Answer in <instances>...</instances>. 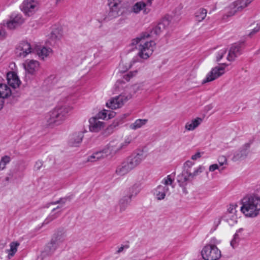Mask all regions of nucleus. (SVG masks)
Wrapping results in <instances>:
<instances>
[{
    "label": "nucleus",
    "instance_id": "a211bd4d",
    "mask_svg": "<svg viewBox=\"0 0 260 260\" xmlns=\"http://www.w3.org/2000/svg\"><path fill=\"white\" fill-rule=\"evenodd\" d=\"M64 240V235L63 233L55 234L52 238L51 242L48 244V247L50 248L51 251H53Z\"/></svg>",
    "mask_w": 260,
    "mask_h": 260
},
{
    "label": "nucleus",
    "instance_id": "bb28decb",
    "mask_svg": "<svg viewBox=\"0 0 260 260\" xmlns=\"http://www.w3.org/2000/svg\"><path fill=\"white\" fill-rule=\"evenodd\" d=\"M132 171L125 161L122 162L117 166L115 170V173L118 176H124Z\"/></svg>",
    "mask_w": 260,
    "mask_h": 260
},
{
    "label": "nucleus",
    "instance_id": "4c0bfd02",
    "mask_svg": "<svg viewBox=\"0 0 260 260\" xmlns=\"http://www.w3.org/2000/svg\"><path fill=\"white\" fill-rule=\"evenodd\" d=\"M136 73H137V72H128V73L125 74L124 75H123L122 79L121 80H119L117 81V82L116 83V85L118 86L119 85L121 82H124L125 81L127 82V81H129L131 78H132L133 76L136 75Z\"/></svg>",
    "mask_w": 260,
    "mask_h": 260
},
{
    "label": "nucleus",
    "instance_id": "49530a36",
    "mask_svg": "<svg viewBox=\"0 0 260 260\" xmlns=\"http://www.w3.org/2000/svg\"><path fill=\"white\" fill-rule=\"evenodd\" d=\"M260 30V23H257L256 26L254 27L250 32L249 35L251 36L254 34L258 32Z\"/></svg>",
    "mask_w": 260,
    "mask_h": 260
},
{
    "label": "nucleus",
    "instance_id": "c03bdc74",
    "mask_svg": "<svg viewBox=\"0 0 260 260\" xmlns=\"http://www.w3.org/2000/svg\"><path fill=\"white\" fill-rule=\"evenodd\" d=\"M218 162L219 163V166L221 167L224 165H226L228 163V160L225 156L221 155L218 157Z\"/></svg>",
    "mask_w": 260,
    "mask_h": 260
},
{
    "label": "nucleus",
    "instance_id": "6ab92c4d",
    "mask_svg": "<svg viewBox=\"0 0 260 260\" xmlns=\"http://www.w3.org/2000/svg\"><path fill=\"white\" fill-rule=\"evenodd\" d=\"M241 54V49L239 45L237 44L232 45L226 55V59L230 61L235 60L236 58Z\"/></svg>",
    "mask_w": 260,
    "mask_h": 260
},
{
    "label": "nucleus",
    "instance_id": "37998d69",
    "mask_svg": "<svg viewBox=\"0 0 260 260\" xmlns=\"http://www.w3.org/2000/svg\"><path fill=\"white\" fill-rule=\"evenodd\" d=\"M94 153L98 160L109 156L105 147L102 150L95 152Z\"/></svg>",
    "mask_w": 260,
    "mask_h": 260
},
{
    "label": "nucleus",
    "instance_id": "a19ab883",
    "mask_svg": "<svg viewBox=\"0 0 260 260\" xmlns=\"http://www.w3.org/2000/svg\"><path fill=\"white\" fill-rule=\"evenodd\" d=\"M242 229H239L234 235L233 239L231 241V245L233 248H234L238 245L240 239L239 233L242 232Z\"/></svg>",
    "mask_w": 260,
    "mask_h": 260
},
{
    "label": "nucleus",
    "instance_id": "2eb2a0df",
    "mask_svg": "<svg viewBox=\"0 0 260 260\" xmlns=\"http://www.w3.org/2000/svg\"><path fill=\"white\" fill-rule=\"evenodd\" d=\"M32 48L29 43L27 41L21 42L16 48V53L20 57H26L32 53Z\"/></svg>",
    "mask_w": 260,
    "mask_h": 260
},
{
    "label": "nucleus",
    "instance_id": "603ef678",
    "mask_svg": "<svg viewBox=\"0 0 260 260\" xmlns=\"http://www.w3.org/2000/svg\"><path fill=\"white\" fill-rule=\"evenodd\" d=\"M5 31L2 27H0V39H3L5 37Z\"/></svg>",
    "mask_w": 260,
    "mask_h": 260
},
{
    "label": "nucleus",
    "instance_id": "58836bf2",
    "mask_svg": "<svg viewBox=\"0 0 260 260\" xmlns=\"http://www.w3.org/2000/svg\"><path fill=\"white\" fill-rule=\"evenodd\" d=\"M131 197H124L121 199L119 201V204L120 207V210L121 211H124L127 206L130 203Z\"/></svg>",
    "mask_w": 260,
    "mask_h": 260
},
{
    "label": "nucleus",
    "instance_id": "de8ad7c7",
    "mask_svg": "<svg viewBox=\"0 0 260 260\" xmlns=\"http://www.w3.org/2000/svg\"><path fill=\"white\" fill-rule=\"evenodd\" d=\"M203 154H204V152H198L194 155H192L191 159L193 160H197L198 159L201 157V156L203 155Z\"/></svg>",
    "mask_w": 260,
    "mask_h": 260
},
{
    "label": "nucleus",
    "instance_id": "39448f33",
    "mask_svg": "<svg viewBox=\"0 0 260 260\" xmlns=\"http://www.w3.org/2000/svg\"><path fill=\"white\" fill-rule=\"evenodd\" d=\"M129 90L130 88H127L119 95L109 99L106 103V106L112 109L121 107L125 102L132 98L133 94L129 93Z\"/></svg>",
    "mask_w": 260,
    "mask_h": 260
},
{
    "label": "nucleus",
    "instance_id": "473e14b6",
    "mask_svg": "<svg viewBox=\"0 0 260 260\" xmlns=\"http://www.w3.org/2000/svg\"><path fill=\"white\" fill-rule=\"evenodd\" d=\"M19 246V243L17 242H13L10 244V249L6 250V252L8 253V258L9 259H10L15 255Z\"/></svg>",
    "mask_w": 260,
    "mask_h": 260
},
{
    "label": "nucleus",
    "instance_id": "5fc2aeb1",
    "mask_svg": "<svg viewBox=\"0 0 260 260\" xmlns=\"http://www.w3.org/2000/svg\"><path fill=\"white\" fill-rule=\"evenodd\" d=\"M154 0H146L145 2V4L146 7H150L152 5V2Z\"/></svg>",
    "mask_w": 260,
    "mask_h": 260
},
{
    "label": "nucleus",
    "instance_id": "412c9836",
    "mask_svg": "<svg viewBox=\"0 0 260 260\" xmlns=\"http://www.w3.org/2000/svg\"><path fill=\"white\" fill-rule=\"evenodd\" d=\"M24 22V19L20 15H13L7 23V26L9 29H14L20 25Z\"/></svg>",
    "mask_w": 260,
    "mask_h": 260
},
{
    "label": "nucleus",
    "instance_id": "c756f323",
    "mask_svg": "<svg viewBox=\"0 0 260 260\" xmlns=\"http://www.w3.org/2000/svg\"><path fill=\"white\" fill-rule=\"evenodd\" d=\"M60 208V207L57 206L52 210L51 212L45 220L46 224L55 219L59 216L60 213L61 212Z\"/></svg>",
    "mask_w": 260,
    "mask_h": 260
},
{
    "label": "nucleus",
    "instance_id": "20e7f679",
    "mask_svg": "<svg viewBox=\"0 0 260 260\" xmlns=\"http://www.w3.org/2000/svg\"><path fill=\"white\" fill-rule=\"evenodd\" d=\"M174 179L170 175L165 177L161 182V184L158 185L153 190L155 198L158 200H162L169 194L170 188H173V184Z\"/></svg>",
    "mask_w": 260,
    "mask_h": 260
},
{
    "label": "nucleus",
    "instance_id": "7ed1b4c3",
    "mask_svg": "<svg viewBox=\"0 0 260 260\" xmlns=\"http://www.w3.org/2000/svg\"><path fill=\"white\" fill-rule=\"evenodd\" d=\"M240 211L247 218L257 217L260 213V197L253 194L244 198Z\"/></svg>",
    "mask_w": 260,
    "mask_h": 260
},
{
    "label": "nucleus",
    "instance_id": "f03ea898",
    "mask_svg": "<svg viewBox=\"0 0 260 260\" xmlns=\"http://www.w3.org/2000/svg\"><path fill=\"white\" fill-rule=\"evenodd\" d=\"M73 109V107L69 105L56 106L47 114L45 117L46 126L53 128L60 125Z\"/></svg>",
    "mask_w": 260,
    "mask_h": 260
},
{
    "label": "nucleus",
    "instance_id": "c85d7f7f",
    "mask_svg": "<svg viewBox=\"0 0 260 260\" xmlns=\"http://www.w3.org/2000/svg\"><path fill=\"white\" fill-rule=\"evenodd\" d=\"M228 54V49L225 47L217 48L214 52L215 60L217 62L220 61L223 56Z\"/></svg>",
    "mask_w": 260,
    "mask_h": 260
},
{
    "label": "nucleus",
    "instance_id": "79ce46f5",
    "mask_svg": "<svg viewBox=\"0 0 260 260\" xmlns=\"http://www.w3.org/2000/svg\"><path fill=\"white\" fill-rule=\"evenodd\" d=\"M205 170V167L202 165L194 169L192 173L191 172V177L193 179L195 177L200 175Z\"/></svg>",
    "mask_w": 260,
    "mask_h": 260
},
{
    "label": "nucleus",
    "instance_id": "aec40b11",
    "mask_svg": "<svg viewBox=\"0 0 260 260\" xmlns=\"http://www.w3.org/2000/svg\"><path fill=\"white\" fill-rule=\"evenodd\" d=\"M249 148L250 145L248 143L243 145L235 153L233 158V160L238 161L246 158L248 154Z\"/></svg>",
    "mask_w": 260,
    "mask_h": 260
},
{
    "label": "nucleus",
    "instance_id": "f3484780",
    "mask_svg": "<svg viewBox=\"0 0 260 260\" xmlns=\"http://www.w3.org/2000/svg\"><path fill=\"white\" fill-rule=\"evenodd\" d=\"M7 82L13 88L20 86L21 82L16 73L14 71L9 72L7 74Z\"/></svg>",
    "mask_w": 260,
    "mask_h": 260
},
{
    "label": "nucleus",
    "instance_id": "4468645a",
    "mask_svg": "<svg viewBox=\"0 0 260 260\" xmlns=\"http://www.w3.org/2000/svg\"><path fill=\"white\" fill-rule=\"evenodd\" d=\"M27 74L35 75L40 68V62L34 59H27L22 64Z\"/></svg>",
    "mask_w": 260,
    "mask_h": 260
},
{
    "label": "nucleus",
    "instance_id": "5701e85b",
    "mask_svg": "<svg viewBox=\"0 0 260 260\" xmlns=\"http://www.w3.org/2000/svg\"><path fill=\"white\" fill-rule=\"evenodd\" d=\"M83 137L82 131L75 132L70 137L69 143L72 146H77L82 142Z\"/></svg>",
    "mask_w": 260,
    "mask_h": 260
},
{
    "label": "nucleus",
    "instance_id": "e433bc0d",
    "mask_svg": "<svg viewBox=\"0 0 260 260\" xmlns=\"http://www.w3.org/2000/svg\"><path fill=\"white\" fill-rule=\"evenodd\" d=\"M62 37V31L58 28L53 29L50 35L51 39L54 41L60 40Z\"/></svg>",
    "mask_w": 260,
    "mask_h": 260
},
{
    "label": "nucleus",
    "instance_id": "4d7b16f0",
    "mask_svg": "<svg viewBox=\"0 0 260 260\" xmlns=\"http://www.w3.org/2000/svg\"><path fill=\"white\" fill-rule=\"evenodd\" d=\"M4 101L0 98V110L3 108Z\"/></svg>",
    "mask_w": 260,
    "mask_h": 260
},
{
    "label": "nucleus",
    "instance_id": "393cba45",
    "mask_svg": "<svg viewBox=\"0 0 260 260\" xmlns=\"http://www.w3.org/2000/svg\"><path fill=\"white\" fill-rule=\"evenodd\" d=\"M141 11H143V13L145 14H148L150 11V9L146 6L145 2L142 1L136 3L132 7V11L136 14L139 13Z\"/></svg>",
    "mask_w": 260,
    "mask_h": 260
},
{
    "label": "nucleus",
    "instance_id": "dca6fc26",
    "mask_svg": "<svg viewBox=\"0 0 260 260\" xmlns=\"http://www.w3.org/2000/svg\"><path fill=\"white\" fill-rule=\"evenodd\" d=\"M105 148L109 155L113 156L118 153L121 150L124 149L123 145L120 140H113L111 141L106 147Z\"/></svg>",
    "mask_w": 260,
    "mask_h": 260
},
{
    "label": "nucleus",
    "instance_id": "6e6d98bb",
    "mask_svg": "<svg viewBox=\"0 0 260 260\" xmlns=\"http://www.w3.org/2000/svg\"><path fill=\"white\" fill-rule=\"evenodd\" d=\"M124 248V247L123 246H121L118 248V249L117 250V253H120L121 252Z\"/></svg>",
    "mask_w": 260,
    "mask_h": 260
},
{
    "label": "nucleus",
    "instance_id": "a18cd8bd",
    "mask_svg": "<svg viewBox=\"0 0 260 260\" xmlns=\"http://www.w3.org/2000/svg\"><path fill=\"white\" fill-rule=\"evenodd\" d=\"M98 160V159L96 156H95V153L94 152L91 155L88 156L87 157L86 162H95Z\"/></svg>",
    "mask_w": 260,
    "mask_h": 260
},
{
    "label": "nucleus",
    "instance_id": "2f4dec72",
    "mask_svg": "<svg viewBox=\"0 0 260 260\" xmlns=\"http://www.w3.org/2000/svg\"><path fill=\"white\" fill-rule=\"evenodd\" d=\"M203 120L201 118H197L192 119L186 123L185 128L186 130H193L196 128L202 122Z\"/></svg>",
    "mask_w": 260,
    "mask_h": 260
},
{
    "label": "nucleus",
    "instance_id": "bf43d9fd",
    "mask_svg": "<svg viewBox=\"0 0 260 260\" xmlns=\"http://www.w3.org/2000/svg\"><path fill=\"white\" fill-rule=\"evenodd\" d=\"M11 66H13L14 67H16V65H15V63H11Z\"/></svg>",
    "mask_w": 260,
    "mask_h": 260
},
{
    "label": "nucleus",
    "instance_id": "0eeeda50",
    "mask_svg": "<svg viewBox=\"0 0 260 260\" xmlns=\"http://www.w3.org/2000/svg\"><path fill=\"white\" fill-rule=\"evenodd\" d=\"M254 0H236L232 3L227 9V16L235 15L237 12H241L249 7Z\"/></svg>",
    "mask_w": 260,
    "mask_h": 260
},
{
    "label": "nucleus",
    "instance_id": "f257e3e1",
    "mask_svg": "<svg viewBox=\"0 0 260 260\" xmlns=\"http://www.w3.org/2000/svg\"><path fill=\"white\" fill-rule=\"evenodd\" d=\"M151 38L149 32H146L132 40V44L136 45L138 55L143 59L148 58L155 49L156 44Z\"/></svg>",
    "mask_w": 260,
    "mask_h": 260
},
{
    "label": "nucleus",
    "instance_id": "3c124183",
    "mask_svg": "<svg viewBox=\"0 0 260 260\" xmlns=\"http://www.w3.org/2000/svg\"><path fill=\"white\" fill-rule=\"evenodd\" d=\"M193 165L194 163L193 162L190 160H187L184 164V167L190 168L193 166Z\"/></svg>",
    "mask_w": 260,
    "mask_h": 260
},
{
    "label": "nucleus",
    "instance_id": "6e6552de",
    "mask_svg": "<svg viewBox=\"0 0 260 260\" xmlns=\"http://www.w3.org/2000/svg\"><path fill=\"white\" fill-rule=\"evenodd\" d=\"M201 254L204 260H217L221 256L220 250L213 244L205 246L202 250Z\"/></svg>",
    "mask_w": 260,
    "mask_h": 260
},
{
    "label": "nucleus",
    "instance_id": "864d4df0",
    "mask_svg": "<svg viewBox=\"0 0 260 260\" xmlns=\"http://www.w3.org/2000/svg\"><path fill=\"white\" fill-rule=\"evenodd\" d=\"M220 222H221V218L219 217L216 218L214 219V224H215L216 226H217L220 223Z\"/></svg>",
    "mask_w": 260,
    "mask_h": 260
},
{
    "label": "nucleus",
    "instance_id": "052dcab7",
    "mask_svg": "<svg viewBox=\"0 0 260 260\" xmlns=\"http://www.w3.org/2000/svg\"><path fill=\"white\" fill-rule=\"evenodd\" d=\"M137 90H138V89H139V87H140V86H139H139H137Z\"/></svg>",
    "mask_w": 260,
    "mask_h": 260
},
{
    "label": "nucleus",
    "instance_id": "09e8293b",
    "mask_svg": "<svg viewBox=\"0 0 260 260\" xmlns=\"http://www.w3.org/2000/svg\"><path fill=\"white\" fill-rule=\"evenodd\" d=\"M219 169V166L217 164H212L209 167V171L210 172H214V171Z\"/></svg>",
    "mask_w": 260,
    "mask_h": 260
},
{
    "label": "nucleus",
    "instance_id": "ddd939ff",
    "mask_svg": "<svg viewBox=\"0 0 260 260\" xmlns=\"http://www.w3.org/2000/svg\"><path fill=\"white\" fill-rule=\"evenodd\" d=\"M170 25V20L168 17H165L151 29L149 32L151 35V37L154 36L159 35L163 31L167 29Z\"/></svg>",
    "mask_w": 260,
    "mask_h": 260
},
{
    "label": "nucleus",
    "instance_id": "7c9ffc66",
    "mask_svg": "<svg viewBox=\"0 0 260 260\" xmlns=\"http://www.w3.org/2000/svg\"><path fill=\"white\" fill-rule=\"evenodd\" d=\"M115 113L107 110H103L99 112L97 115V118L102 119H109L115 116Z\"/></svg>",
    "mask_w": 260,
    "mask_h": 260
},
{
    "label": "nucleus",
    "instance_id": "8fccbe9b",
    "mask_svg": "<svg viewBox=\"0 0 260 260\" xmlns=\"http://www.w3.org/2000/svg\"><path fill=\"white\" fill-rule=\"evenodd\" d=\"M42 166L43 162L42 161L38 160L36 161L34 166V168L36 170H39L42 168Z\"/></svg>",
    "mask_w": 260,
    "mask_h": 260
},
{
    "label": "nucleus",
    "instance_id": "72a5a7b5",
    "mask_svg": "<svg viewBox=\"0 0 260 260\" xmlns=\"http://www.w3.org/2000/svg\"><path fill=\"white\" fill-rule=\"evenodd\" d=\"M207 11L204 8H200L195 13L196 20L199 22L203 21L207 16Z\"/></svg>",
    "mask_w": 260,
    "mask_h": 260
},
{
    "label": "nucleus",
    "instance_id": "a878e982",
    "mask_svg": "<svg viewBox=\"0 0 260 260\" xmlns=\"http://www.w3.org/2000/svg\"><path fill=\"white\" fill-rule=\"evenodd\" d=\"M138 136V134L135 132H131L125 135L122 139L120 140L124 149L126 148L133 141L136 139Z\"/></svg>",
    "mask_w": 260,
    "mask_h": 260
},
{
    "label": "nucleus",
    "instance_id": "f8f14e48",
    "mask_svg": "<svg viewBox=\"0 0 260 260\" xmlns=\"http://www.w3.org/2000/svg\"><path fill=\"white\" fill-rule=\"evenodd\" d=\"M39 9V3L35 0H25L21 5V10L28 16L32 15Z\"/></svg>",
    "mask_w": 260,
    "mask_h": 260
},
{
    "label": "nucleus",
    "instance_id": "cd10ccee",
    "mask_svg": "<svg viewBox=\"0 0 260 260\" xmlns=\"http://www.w3.org/2000/svg\"><path fill=\"white\" fill-rule=\"evenodd\" d=\"M12 94L11 89L5 84H0V98L4 101Z\"/></svg>",
    "mask_w": 260,
    "mask_h": 260
},
{
    "label": "nucleus",
    "instance_id": "b1692460",
    "mask_svg": "<svg viewBox=\"0 0 260 260\" xmlns=\"http://www.w3.org/2000/svg\"><path fill=\"white\" fill-rule=\"evenodd\" d=\"M89 127L90 130H99L105 128V123L101 121L95 117H91L89 120Z\"/></svg>",
    "mask_w": 260,
    "mask_h": 260
},
{
    "label": "nucleus",
    "instance_id": "9b49d317",
    "mask_svg": "<svg viewBox=\"0 0 260 260\" xmlns=\"http://www.w3.org/2000/svg\"><path fill=\"white\" fill-rule=\"evenodd\" d=\"M225 73V68L222 66H216L211 69L202 80V83L204 84L207 82L213 81Z\"/></svg>",
    "mask_w": 260,
    "mask_h": 260
},
{
    "label": "nucleus",
    "instance_id": "1a4fd4ad",
    "mask_svg": "<svg viewBox=\"0 0 260 260\" xmlns=\"http://www.w3.org/2000/svg\"><path fill=\"white\" fill-rule=\"evenodd\" d=\"M238 208V206L236 204L229 205L223 216V219L231 226L235 225L237 222Z\"/></svg>",
    "mask_w": 260,
    "mask_h": 260
},
{
    "label": "nucleus",
    "instance_id": "ea45409f",
    "mask_svg": "<svg viewBox=\"0 0 260 260\" xmlns=\"http://www.w3.org/2000/svg\"><path fill=\"white\" fill-rule=\"evenodd\" d=\"M11 161V157L9 156L5 155L3 156L0 160V170H3L6 168V165Z\"/></svg>",
    "mask_w": 260,
    "mask_h": 260
},
{
    "label": "nucleus",
    "instance_id": "4be33fe9",
    "mask_svg": "<svg viewBox=\"0 0 260 260\" xmlns=\"http://www.w3.org/2000/svg\"><path fill=\"white\" fill-rule=\"evenodd\" d=\"M191 172L187 169L183 170V171L180 174L178 175L177 181L180 186L185 185L186 183L192 180V178L191 177Z\"/></svg>",
    "mask_w": 260,
    "mask_h": 260
},
{
    "label": "nucleus",
    "instance_id": "423d86ee",
    "mask_svg": "<svg viewBox=\"0 0 260 260\" xmlns=\"http://www.w3.org/2000/svg\"><path fill=\"white\" fill-rule=\"evenodd\" d=\"M109 11L106 16L108 20H111L121 15L124 12L122 0H108Z\"/></svg>",
    "mask_w": 260,
    "mask_h": 260
},
{
    "label": "nucleus",
    "instance_id": "f704fd0d",
    "mask_svg": "<svg viewBox=\"0 0 260 260\" xmlns=\"http://www.w3.org/2000/svg\"><path fill=\"white\" fill-rule=\"evenodd\" d=\"M52 52V49L50 48L41 47L37 50V54L42 59L47 57Z\"/></svg>",
    "mask_w": 260,
    "mask_h": 260
},
{
    "label": "nucleus",
    "instance_id": "13d9d810",
    "mask_svg": "<svg viewBox=\"0 0 260 260\" xmlns=\"http://www.w3.org/2000/svg\"><path fill=\"white\" fill-rule=\"evenodd\" d=\"M130 260H144V259H141L139 257L136 256V257H132Z\"/></svg>",
    "mask_w": 260,
    "mask_h": 260
},
{
    "label": "nucleus",
    "instance_id": "9d476101",
    "mask_svg": "<svg viewBox=\"0 0 260 260\" xmlns=\"http://www.w3.org/2000/svg\"><path fill=\"white\" fill-rule=\"evenodd\" d=\"M146 157V154L143 150H139L136 154L128 157L125 161L132 170L138 166Z\"/></svg>",
    "mask_w": 260,
    "mask_h": 260
},
{
    "label": "nucleus",
    "instance_id": "c9c22d12",
    "mask_svg": "<svg viewBox=\"0 0 260 260\" xmlns=\"http://www.w3.org/2000/svg\"><path fill=\"white\" fill-rule=\"evenodd\" d=\"M147 121L148 120L146 119H137L135 121V122L131 125L130 127L132 129H138L142 128L143 126L147 123Z\"/></svg>",
    "mask_w": 260,
    "mask_h": 260
}]
</instances>
